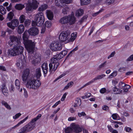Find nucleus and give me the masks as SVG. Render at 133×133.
<instances>
[{
  "mask_svg": "<svg viewBox=\"0 0 133 133\" xmlns=\"http://www.w3.org/2000/svg\"><path fill=\"white\" fill-rule=\"evenodd\" d=\"M25 19V16L23 15H21L20 16L19 18V20L20 23H22L24 22Z\"/></svg>",
  "mask_w": 133,
  "mask_h": 133,
  "instance_id": "c9c22d12",
  "label": "nucleus"
},
{
  "mask_svg": "<svg viewBox=\"0 0 133 133\" xmlns=\"http://www.w3.org/2000/svg\"><path fill=\"white\" fill-rule=\"evenodd\" d=\"M38 4L39 3L36 0H29L27 4L26 9L28 11L36 10L38 8Z\"/></svg>",
  "mask_w": 133,
  "mask_h": 133,
  "instance_id": "423d86ee",
  "label": "nucleus"
},
{
  "mask_svg": "<svg viewBox=\"0 0 133 133\" xmlns=\"http://www.w3.org/2000/svg\"><path fill=\"white\" fill-rule=\"evenodd\" d=\"M47 7L48 6L46 4L42 5L38 8V11L40 12H42L47 9Z\"/></svg>",
  "mask_w": 133,
  "mask_h": 133,
  "instance_id": "a878e982",
  "label": "nucleus"
},
{
  "mask_svg": "<svg viewBox=\"0 0 133 133\" xmlns=\"http://www.w3.org/2000/svg\"><path fill=\"white\" fill-rule=\"evenodd\" d=\"M112 92L114 94H120L122 93V91L121 89L117 88L116 86L112 89Z\"/></svg>",
  "mask_w": 133,
  "mask_h": 133,
  "instance_id": "412c9836",
  "label": "nucleus"
},
{
  "mask_svg": "<svg viewBox=\"0 0 133 133\" xmlns=\"http://www.w3.org/2000/svg\"><path fill=\"white\" fill-rule=\"evenodd\" d=\"M10 41L9 44L10 46L14 45L15 46L17 45H20L21 42L20 39L17 37L14 36H10Z\"/></svg>",
  "mask_w": 133,
  "mask_h": 133,
  "instance_id": "9d476101",
  "label": "nucleus"
},
{
  "mask_svg": "<svg viewBox=\"0 0 133 133\" xmlns=\"http://www.w3.org/2000/svg\"><path fill=\"white\" fill-rule=\"evenodd\" d=\"M64 4L65 3L67 4H69L71 3L72 1V0H63Z\"/></svg>",
  "mask_w": 133,
  "mask_h": 133,
  "instance_id": "052dcab7",
  "label": "nucleus"
},
{
  "mask_svg": "<svg viewBox=\"0 0 133 133\" xmlns=\"http://www.w3.org/2000/svg\"><path fill=\"white\" fill-rule=\"evenodd\" d=\"M78 115L79 117H80L82 116H86V115L84 112H78Z\"/></svg>",
  "mask_w": 133,
  "mask_h": 133,
  "instance_id": "3c124183",
  "label": "nucleus"
},
{
  "mask_svg": "<svg viewBox=\"0 0 133 133\" xmlns=\"http://www.w3.org/2000/svg\"><path fill=\"white\" fill-rule=\"evenodd\" d=\"M31 22V21L28 19H25L24 22L25 26H27L30 25V24Z\"/></svg>",
  "mask_w": 133,
  "mask_h": 133,
  "instance_id": "a18cd8bd",
  "label": "nucleus"
},
{
  "mask_svg": "<svg viewBox=\"0 0 133 133\" xmlns=\"http://www.w3.org/2000/svg\"><path fill=\"white\" fill-rule=\"evenodd\" d=\"M77 36V32H74L72 33L71 35V37L69 39L70 42H73L76 39Z\"/></svg>",
  "mask_w": 133,
  "mask_h": 133,
  "instance_id": "b1692460",
  "label": "nucleus"
},
{
  "mask_svg": "<svg viewBox=\"0 0 133 133\" xmlns=\"http://www.w3.org/2000/svg\"><path fill=\"white\" fill-rule=\"evenodd\" d=\"M115 54V51H114L112 52L111 54L108 57V58L109 59L110 58L114 56Z\"/></svg>",
  "mask_w": 133,
  "mask_h": 133,
  "instance_id": "13d9d810",
  "label": "nucleus"
},
{
  "mask_svg": "<svg viewBox=\"0 0 133 133\" xmlns=\"http://www.w3.org/2000/svg\"><path fill=\"white\" fill-rule=\"evenodd\" d=\"M46 14L47 17L50 20H52L54 17L53 12L50 10H47L46 11Z\"/></svg>",
  "mask_w": 133,
  "mask_h": 133,
  "instance_id": "4be33fe9",
  "label": "nucleus"
},
{
  "mask_svg": "<svg viewBox=\"0 0 133 133\" xmlns=\"http://www.w3.org/2000/svg\"><path fill=\"white\" fill-rule=\"evenodd\" d=\"M83 10L82 9H79L76 11V15L77 16H80L83 15Z\"/></svg>",
  "mask_w": 133,
  "mask_h": 133,
  "instance_id": "7c9ffc66",
  "label": "nucleus"
},
{
  "mask_svg": "<svg viewBox=\"0 0 133 133\" xmlns=\"http://www.w3.org/2000/svg\"><path fill=\"white\" fill-rule=\"evenodd\" d=\"M106 63L107 61H105L103 63H102L100 65L99 67V70H100L101 68L104 67L106 65Z\"/></svg>",
  "mask_w": 133,
  "mask_h": 133,
  "instance_id": "8fccbe9b",
  "label": "nucleus"
},
{
  "mask_svg": "<svg viewBox=\"0 0 133 133\" xmlns=\"http://www.w3.org/2000/svg\"><path fill=\"white\" fill-rule=\"evenodd\" d=\"M55 3L56 6H62L64 4L63 0H55Z\"/></svg>",
  "mask_w": 133,
  "mask_h": 133,
  "instance_id": "bb28decb",
  "label": "nucleus"
},
{
  "mask_svg": "<svg viewBox=\"0 0 133 133\" xmlns=\"http://www.w3.org/2000/svg\"><path fill=\"white\" fill-rule=\"evenodd\" d=\"M2 104L4 105V106L8 109H11V108L10 105L8 104L6 102L4 101H2Z\"/></svg>",
  "mask_w": 133,
  "mask_h": 133,
  "instance_id": "e433bc0d",
  "label": "nucleus"
},
{
  "mask_svg": "<svg viewBox=\"0 0 133 133\" xmlns=\"http://www.w3.org/2000/svg\"><path fill=\"white\" fill-rule=\"evenodd\" d=\"M130 87H131L130 85L126 84L125 86H124L123 89L124 90V92H126L128 91Z\"/></svg>",
  "mask_w": 133,
  "mask_h": 133,
  "instance_id": "c03bdc74",
  "label": "nucleus"
},
{
  "mask_svg": "<svg viewBox=\"0 0 133 133\" xmlns=\"http://www.w3.org/2000/svg\"><path fill=\"white\" fill-rule=\"evenodd\" d=\"M35 123L31 121L22 128L25 133L28 132L34 129L36 126Z\"/></svg>",
  "mask_w": 133,
  "mask_h": 133,
  "instance_id": "1a4fd4ad",
  "label": "nucleus"
},
{
  "mask_svg": "<svg viewBox=\"0 0 133 133\" xmlns=\"http://www.w3.org/2000/svg\"><path fill=\"white\" fill-rule=\"evenodd\" d=\"M117 114H114L112 115V118L114 120H117Z\"/></svg>",
  "mask_w": 133,
  "mask_h": 133,
  "instance_id": "e2e57ef3",
  "label": "nucleus"
},
{
  "mask_svg": "<svg viewBox=\"0 0 133 133\" xmlns=\"http://www.w3.org/2000/svg\"><path fill=\"white\" fill-rule=\"evenodd\" d=\"M16 64L17 66L20 69L21 68H22L21 65H22L21 60L19 59V60H17Z\"/></svg>",
  "mask_w": 133,
  "mask_h": 133,
  "instance_id": "ea45409f",
  "label": "nucleus"
},
{
  "mask_svg": "<svg viewBox=\"0 0 133 133\" xmlns=\"http://www.w3.org/2000/svg\"><path fill=\"white\" fill-rule=\"evenodd\" d=\"M24 48L23 46L20 45H17L14 47L9 50L8 52V55L15 56L21 55L23 53Z\"/></svg>",
  "mask_w": 133,
  "mask_h": 133,
  "instance_id": "20e7f679",
  "label": "nucleus"
},
{
  "mask_svg": "<svg viewBox=\"0 0 133 133\" xmlns=\"http://www.w3.org/2000/svg\"><path fill=\"white\" fill-rule=\"evenodd\" d=\"M68 16H65L62 17L59 20V23L62 24H66L68 23Z\"/></svg>",
  "mask_w": 133,
  "mask_h": 133,
  "instance_id": "f3484780",
  "label": "nucleus"
},
{
  "mask_svg": "<svg viewBox=\"0 0 133 133\" xmlns=\"http://www.w3.org/2000/svg\"><path fill=\"white\" fill-rule=\"evenodd\" d=\"M70 126L73 129L74 132L78 133L82 131V128L78 125L76 124L75 123H72L71 124Z\"/></svg>",
  "mask_w": 133,
  "mask_h": 133,
  "instance_id": "ddd939ff",
  "label": "nucleus"
},
{
  "mask_svg": "<svg viewBox=\"0 0 133 133\" xmlns=\"http://www.w3.org/2000/svg\"><path fill=\"white\" fill-rule=\"evenodd\" d=\"M6 12V10L5 8L2 6H0V13L2 14H5Z\"/></svg>",
  "mask_w": 133,
  "mask_h": 133,
  "instance_id": "72a5a7b5",
  "label": "nucleus"
},
{
  "mask_svg": "<svg viewBox=\"0 0 133 133\" xmlns=\"http://www.w3.org/2000/svg\"><path fill=\"white\" fill-rule=\"evenodd\" d=\"M15 85L16 88L18 90H19L20 89V82L17 79L15 81Z\"/></svg>",
  "mask_w": 133,
  "mask_h": 133,
  "instance_id": "4c0bfd02",
  "label": "nucleus"
},
{
  "mask_svg": "<svg viewBox=\"0 0 133 133\" xmlns=\"http://www.w3.org/2000/svg\"><path fill=\"white\" fill-rule=\"evenodd\" d=\"M125 131L128 132H130L132 131L131 129L129 127H126L124 128Z\"/></svg>",
  "mask_w": 133,
  "mask_h": 133,
  "instance_id": "5fc2aeb1",
  "label": "nucleus"
},
{
  "mask_svg": "<svg viewBox=\"0 0 133 133\" xmlns=\"http://www.w3.org/2000/svg\"><path fill=\"white\" fill-rule=\"evenodd\" d=\"M81 99L79 98H77L76 100V103L78 104L79 106H80L81 104Z\"/></svg>",
  "mask_w": 133,
  "mask_h": 133,
  "instance_id": "09e8293b",
  "label": "nucleus"
},
{
  "mask_svg": "<svg viewBox=\"0 0 133 133\" xmlns=\"http://www.w3.org/2000/svg\"><path fill=\"white\" fill-rule=\"evenodd\" d=\"M117 74V73L116 71H114L112 74L109 75V78H112L113 77H115L116 76Z\"/></svg>",
  "mask_w": 133,
  "mask_h": 133,
  "instance_id": "49530a36",
  "label": "nucleus"
},
{
  "mask_svg": "<svg viewBox=\"0 0 133 133\" xmlns=\"http://www.w3.org/2000/svg\"><path fill=\"white\" fill-rule=\"evenodd\" d=\"M66 95L67 93L66 92L64 94L61 99L62 101H63L64 100Z\"/></svg>",
  "mask_w": 133,
  "mask_h": 133,
  "instance_id": "338daca9",
  "label": "nucleus"
},
{
  "mask_svg": "<svg viewBox=\"0 0 133 133\" xmlns=\"http://www.w3.org/2000/svg\"><path fill=\"white\" fill-rule=\"evenodd\" d=\"M80 1L82 5H86L90 3V0H80Z\"/></svg>",
  "mask_w": 133,
  "mask_h": 133,
  "instance_id": "473e14b6",
  "label": "nucleus"
},
{
  "mask_svg": "<svg viewBox=\"0 0 133 133\" xmlns=\"http://www.w3.org/2000/svg\"><path fill=\"white\" fill-rule=\"evenodd\" d=\"M74 82H70L68 83L65 86L63 90H65L68 89L69 88L71 87L74 84Z\"/></svg>",
  "mask_w": 133,
  "mask_h": 133,
  "instance_id": "c756f323",
  "label": "nucleus"
},
{
  "mask_svg": "<svg viewBox=\"0 0 133 133\" xmlns=\"http://www.w3.org/2000/svg\"><path fill=\"white\" fill-rule=\"evenodd\" d=\"M23 90L24 91V95L25 97V98H27L28 97V94L27 91H26V90L25 89H23Z\"/></svg>",
  "mask_w": 133,
  "mask_h": 133,
  "instance_id": "69168bd1",
  "label": "nucleus"
},
{
  "mask_svg": "<svg viewBox=\"0 0 133 133\" xmlns=\"http://www.w3.org/2000/svg\"><path fill=\"white\" fill-rule=\"evenodd\" d=\"M35 75L37 78H39L41 76V68H38L36 69Z\"/></svg>",
  "mask_w": 133,
  "mask_h": 133,
  "instance_id": "393cba45",
  "label": "nucleus"
},
{
  "mask_svg": "<svg viewBox=\"0 0 133 133\" xmlns=\"http://www.w3.org/2000/svg\"><path fill=\"white\" fill-rule=\"evenodd\" d=\"M73 131V129L71 127H68L64 129V131L65 133H71Z\"/></svg>",
  "mask_w": 133,
  "mask_h": 133,
  "instance_id": "f704fd0d",
  "label": "nucleus"
},
{
  "mask_svg": "<svg viewBox=\"0 0 133 133\" xmlns=\"http://www.w3.org/2000/svg\"><path fill=\"white\" fill-rule=\"evenodd\" d=\"M30 74V70L28 69H26L23 71L22 76V79L23 82H27V81L29 80V77Z\"/></svg>",
  "mask_w": 133,
  "mask_h": 133,
  "instance_id": "f8f14e48",
  "label": "nucleus"
},
{
  "mask_svg": "<svg viewBox=\"0 0 133 133\" xmlns=\"http://www.w3.org/2000/svg\"><path fill=\"white\" fill-rule=\"evenodd\" d=\"M30 34L28 31H25L23 34V43L28 52L32 53L35 47V43L31 40H29Z\"/></svg>",
  "mask_w": 133,
  "mask_h": 133,
  "instance_id": "f03ea898",
  "label": "nucleus"
},
{
  "mask_svg": "<svg viewBox=\"0 0 133 133\" xmlns=\"http://www.w3.org/2000/svg\"><path fill=\"white\" fill-rule=\"evenodd\" d=\"M50 48L52 50L56 51L61 50L62 46L61 43L58 41L53 42L50 45Z\"/></svg>",
  "mask_w": 133,
  "mask_h": 133,
  "instance_id": "0eeeda50",
  "label": "nucleus"
},
{
  "mask_svg": "<svg viewBox=\"0 0 133 133\" xmlns=\"http://www.w3.org/2000/svg\"><path fill=\"white\" fill-rule=\"evenodd\" d=\"M115 1V0H106L105 3L108 5H110L113 3Z\"/></svg>",
  "mask_w": 133,
  "mask_h": 133,
  "instance_id": "de8ad7c7",
  "label": "nucleus"
},
{
  "mask_svg": "<svg viewBox=\"0 0 133 133\" xmlns=\"http://www.w3.org/2000/svg\"><path fill=\"white\" fill-rule=\"evenodd\" d=\"M41 57L40 55L37 54H35L34 57L33 59L32 62L33 64L35 65L36 63L39 62L41 61Z\"/></svg>",
  "mask_w": 133,
  "mask_h": 133,
  "instance_id": "2eb2a0df",
  "label": "nucleus"
},
{
  "mask_svg": "<svg viewBox=\"0 0 133 133\" xmlns=\"http://www.w3.org/2000/svg\"><path fill=\"white\" fill-rule=\"evenodd\" d=\"M69 18L68 23L70 24H74L76 21L75 18L73 15H69L68 16Z\"/></svg>",
  "mask_w": 133,
  "mask_h": 133,
  "instance_id": "aec40b11",
  "label": "nucleus"
},
{
  "mask_svg": "<svg viewBox=\"0 0 133 133\" xmlns=\"http://www.w3.org/2000/svg\"><path fill=\"white\" fill-rule=\"evenodd\" d=\"M44 21L43 14L42 12H39L35 15L34 21H32L31 24L33 26L37 25L38 26H42L43 25Z\"/></svg>",
  "mask_w": 133,
  "mask_h": 133,
  "instance_id": "7ed1b4c3",
  "label": "nucleus"
},
{
  "mask_svg": "<svg viewBox=\"0 0 133 133\" xmlns=\"http://www.w3.org/2000/svg\"><path fill=\"white\" fill-rule=\"evenodd\" d=\"M70 32L68 31H63L60 33L59 38L60 41L64 42L67 40L68 41L70 37Z\"/></svg>",
  "mask_w": 133,
  "mask_h": 133,
  "instance_id": "6e6552de",
  "label": "nucleus"
},
{
  "mask_svg": "<svg viewBox=\"0 0 133 133\" xmlns=\"http://www.w3.org/2000/svg\"><path fill=\"white\" fill-rule=\"evenodd\" d=\"M125 85H126V84L122 82H121L118 84V87L119 88L122 89L124 86H125Z\"/></svg>",
  "mask_w": 133,
  "mask_h": 133,
  "instance_id": "58836bf2",
  "label": "nucleus"
},
{
  "mask_svg": "<svg viewBox=\"0 0 133 133\" xmlns=\"http://www.w3.org/2000/svg\"><path fill=\"white\" fill-rule=\"evenodd\" d=\"M19 23V21L17 19H14L11 22L7 23V24L9 27L14 30L15 27L18 25Z\"/></svg>",
  "mask_w": 133,
  "mask_h": 133,
  "instance_id": "9b49d317",
  "label": "nucleus"
},
{
  "mask_svg": "<svg viewBox=\"0 0 133 133\" xmlns=\"http://www.w3.org/2000/svg\"><path fill=\"white\" fill-rule=\"evenodd\" d=\"M24 30V26L23 24L20 25L18 27L17 32L19 34H22Z\"/></svg>",
  "mask_w": 133,
  "mask_h": 133,
  "instance_id": "5701e85b",
  "label": "nucleus"
},
{
  "mask_svg": "<svg viewBox=\"0 0 133 133\" xmlns=\"http://www.w3.org/2000/svg\"><path fill=\"white\" fill-rule=\"evenodd\" d=\"M21 115V114L20 113L16 114L15 116H13V118L14 119H16L20 116Z\"/></svg>",
  "mask_w": 133,
  "mask_h": 133,
  "instance_id": "bf43d9fd",
  "label": "nucleus"
},
{
  "mask_svg": "<svg viewBox=\"0 0 133 133\" xmlns=\"http://www.w3.org/2000/svg\"><path fill=\"white\" fill-rule=\"evenodd\" d=\"M104 10V9H102L99 10V11L96 12L95 13L93 14L92 15V16L95 17L97 15L100 13L103 12Z\"/></svg>",
  "mask_w": 133,
  "mask_h": 133,
  "instance_id": "37998d69",
  "label": "nucleus"
},
{
  "mask_svg": "<svg viewBox=\"0 0 133 133\" xmlns=\"http://www.w3.org/2000/svg\"><path fill=\"white\" fill-rule=\"evenodd\" d=\"M105 76V75L104 74H102L101 75L97 76L93 79L85 84V86H86L89 85L94 82L97 79H101Z\"/></svg>",
  "mask_w": 133,
  "mask_h": 133,
  "instance_id": "4468645a",
  "label": "nucleus"
},
{
  "mask_svg": "<svg viewBox=\"0 0 133 133\" xmlns=\"http://www.w3.org/2000/svg\"><path fill=\"white\" fill-rule=\"evenodd\" d=\"M126 70V68L124 67H122L119 68L118 70V71L120 72H123L125 71Z\"/></svg>",
  "mask_w": 133,
  "mask_h": 133,
  "instance_id": "864d4df0",
  "label": "nucleus"
},
{
  "mask_svg": "<svg viewBox=\"0 0 133 133\" xmlns=\"http://www.w3.org/2000/svg\"><path fill=\"white\" fill-rule=\"evenodd\" d=\"M51 25V23L50 21H46L45 23V27L49 28H50Z\"/></svg>",
  "mask_w": 133,
  "mask_h": 133,
  "instance_id": "a19ab883",
  "label": "nucleus"
},
{
  "mask_svg": "<svg viewBox=\"0 0 133 133\" xmlns=\"http://www.w3.org/2000/svg\"><path fill=\"white\" fill-rule=\"evenodd\" d=\"M42 68L43 72L45 76V75L46 74L48 71V64L46 63H44L42 66Z\"/></svg>",
  "mask_w": 133,
  "mask_h": 133,
  "instance_id": "a211bd4d",
  "label": "nucleus"
},
{
  "mask_svg": "<svg viewBox=\"0 0 133 133\" xmlns=\"http://www.w3.org/2000/svg\"><path fill=\"white\" fill-rule=\"evenodd\" d=\"M28 116H27L25 118H24L23 119L21 120L20 122H19L16 125L13 127L12 128V129H15L16 127H18L19 125L20 124L23 123L24 122H25L28 118Z\"/></svg>",
  "mask_w": 133,
  "mask_h": 133,
  "instance_id": "cd10ccee",
  "label": "nucleus"
},
{
  "mask_svg": "<svg viewBox=\"0 0 133 133\" xmlns=\"http://www.w3.org/2000/svg\"><path fill=\"white\" fill-rule=\"evenodd\" d=\"M88 16L87 15H85L79 21L81 23H82L85 20H86L87 18L88 17Z\"/></svg>",
  "mask_w": 133,
  "mask_h": 133,
  "instance_id": "603ef678",
  "label": "nucleus"
},
{
  "mask_svg": "<svg viewBox=\"0 0 133 133\" xmlns=\"http://www.w3.org/2000/svg\"><path fill=\"white\" fill-rule=\"evenodd\" d=\"M102 109L104 110H108L109 109V107L105 105L103 106L102 107Z\"/></svg>",
  "mask_w": 133,
  "mask_h": 133,
  "instance_id": "680f3d73",
  "label": "nucleus"
},
{
  "mask_svg": "<svg viewBox=\"0 0 133 133\" xmlns=\"http://www.w3.org/2000/svg\"><path fill=\"white\" fill-rule=\"evenodd\" d=\"M0 70L4 71H6V69L4 66L0 65Z\"/></svg>",
  "mask_w": 133,
  "mask_h": 133,
  "instance_id": "0e129e2a",
  "label": "nucleus"
},
{
  "mask_svg": "<svg viewBox=\"0 0 133 133\" xmlns=\"http://www.w3.org/2000/svg\"><path fill=\"white\" fill-rule=\"evenodd\" d=\"M24 7V5L21 4H16L15 6V8L18 10H22Z\"/></svg>",
  "mask_w": 133,
  "mask_h": 133,
  "instance_id": "c85d7f7f",
  "label": "nucleus"
},
{
  "mask_svg": "<svg viewBox=\"0 0 133 133\" xmlns=\"http://www.w3.org/2000/svg\"><path fill=\"white\" fill-rule=\"evenodd\" d=\"M41 116L42 115L41 114H39L36 117L32 119L31 121L34 123H35V122L39 119L41 117Z\"/></svg>",
  "mask_w": 133,
  "mask_h": 133,
  "instance_id": "79ce46f5",
  "label": "nucleus"
},
{
  "mask_svg": "<svg viewBox=\"0 0 133 133\" xmlns=\"http://www.w3.org/2000/svg\"><path fill=\"white\" fill-rule=\"evenodd\" d=\"M28 31L30 35L35 36L38 34L39 30L37 28L33 27L30 28Z\"/></svg>",
  "mask_w": 133,
  "mask_h": 133,
  "instance_id": "dca6fc26",
  "label": "nucleus"
},
{
  "mask_svg": "<svg viewBox=\"0 0 133 133\" xmlns=\"http://www.w3.org/2000/svg\"><path fill=\"white\" fill-rule=\"evenodd\" d=\"M14 14L12 12H10L8 14L7 19H8L9 21L11 20L13 18Z\"/></svg>",
  "mask_w": 133,
  "mask_h": 133,
  "instance_id": "2f4dec72",
  "label": "nucleus"
},
{
  "mask_svg": "<svg viewBox=\"0 0 133 133\" xmlns=\"http://www.w3.org/2000/svg\"><path fill=\"white\" fill-rule=\"evenodd\" d=\"M78 47L77 46L74 49L71 51L69 54H68V56H69L73 52H74L78 50Z\"/></svg>",
  "mask_w": 133,
  "mask_h": 133,
  "instance_id": "6e6d98bb",
  "label": "nucleus"
},
{
  "mask_svg": "<svg viewBox=\"0 0 133 133\" xmlns=\"http://www.w3.org/2000/svg\"><path fill=\"white\" fill-rule=\"evenodd\" d=\"M1 89L3 95L6 96H8V90L4 83L2 85Z\"/></svg>",
  "mask_w": 133,
  "mask_h": 133,
  "instance_id": "6ab92c4d",
  "label": "nucleus"
},
{
  "mask_svg": "<svg viewBox=\"0 0 133 133\" xmlns=\"http://www.w3.org/2000/svg\"><path fill=\"white\" fill-rule=\"evenodd\" d=\"M67 53V51L66 50H64L61 52L60 53L54 55V57L51 59L52 63L54 64V67L53 68V65L52 63L49 64V71H55L57 67L59 65V60L63 58Z\"/></svg>",
  "mask_w": 133,
  "mask_h": 133,
  "instance_id": "f257e3e1",
  "label": "nucleus"
},
{
  "mask_svg": "<svg viewBox=\"0 0 133 133\" xmlns=\"http://www.w3.org/2000/svg\"><path fill=\"white\" fill-rule=\"evenodd\" d=\"M68 10V8H63L62 10V13L64 15L67 14Z\"/></svg>",
  "mask_w": 133,
  "mask_h": 133,
  "instance_id": "4d7b16f0",
  "label": "nucleus"
},
{
  "mask_svg": "<svg viewBox=\"0 0 133 133\" xmlns=\"http://www.w3.org/2000/svg\"><path fill=\"white\" fill-rule=\"evenodd\" d=\"M133 60V54L131 55L127 60V61H131Z\"/></svg>",
  "mask_w": 133,
  "mask_h": 133,
  "instance_id": "774afa93",
  "label": "nucleus"
},
{
  "mask_svg": "<svg viewBox=\"0 0 133 133\" xmlns=\"http://www.w3.org/2000/svg\"><path fill=\"white\" fill-rule=\"evenodd\" d=\"M41 83L38 80L29 79L26 85V87L30 89H36L40 86Z\"/></svg>",
  "mask_w": 133,
  "mask_h": 133,
  "instance_id": "39448f33",
  "label": "nucleus"
}]
</instances>
